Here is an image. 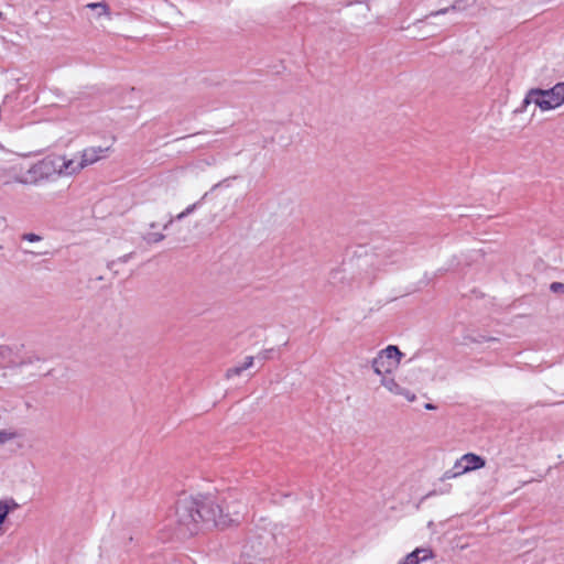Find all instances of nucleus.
I'll return each instance as SVG.
<instances>
[{
	"mask_svg": "<svg viewBox=\"0 0 564 564\" xmlns=\"http://www.w3.org/2000/svg\"><path fill=\"white\" fill-rule=\"evenodd\" d=\"M232 519L224 513L223 507L212 496H184L178 498L175 510L169 518V525L178 539L197 534L203 528H225Z\"/></svg>",
	"mask_w": 564,
	"mask_h": 564,
	"instance_id": "f257e3e1",
	"label": "nucleus"
},
{
	"mask_svg": "<svg viewBox=\"0 0 564 564\" xmlns=\"http://www.w3.org/2000/svg\"><path fill=\"white\" fill-rule=\"evenodd\" d=\"M535 104L541 110H551L564 104V82L551 89L532 88L528 91L519 111H524L528 105Z\"/></svg>",
	"mask_w": 564,
	"mask_h": 564,
	"instance_id": "f03ea898",
	"label": "nucleus"
},
{
	"mask_svg": "<svg viewBox=\"0 0 564 564\" xmlns=\"http://www.w3.org/2000/svg\"><path fill=\"white\" fill-rule=\"evenodd\" d=\"M402 356L403 354L397 346H388L372 359L373 372L382 378L384 375L391 373L398 367Z\"/></svg>",
	"mask_w": 564,
	"mask_h": 564,
	"instance_id": "7ed1b4c3",
	"label": "nucleus"
},
{
	"mask_svg": "<svg viewBox=\"0 0 564 564\" xmlns=\"http://www.w3.org/2000/svg\"><path fill=\"white\" fill-rule=\"evenodd\" d=\"M399 252L390 248L382 249L365 259L366 274L370 281L375 280L377 273L386 271V269L398 261Z\"/></svg>",
	"mask_w": 564,
	"mask_h": 564,
	"instance_id": "20e7f679",
	"label": "nucleus"
},
{
	"mask_svg": "<svg viewBox=\"0 0 564 564\" xmlns=\"http://www.w3.org/2000/svg\"><path fill=\"white\" fill-rule=\"evenodd\" d=\"M0 183L3 185H8L11 183H28V181L23 177L21 164H0Z\"/></svg>",
	"mask_w": 564,
	"mask_h": 564,
	"instance_id": "39448f33",
	"label": "nucleus"
},
{
	"mask_svg": "<svg viewBox=\"0 0 564 564\" xmlns=\"http://www.w3.org/2000/svg\"><path fill=\"white\" fill-rule=\"evenodd\" d=\"M61 155H48L35 164L31 171L42 177H50L52 174L59 175Z\"/></svg>",
	"mask_w": 564,
	"mask_h": 564,
	"instance_id": "423d86ee",
	"label": "nucleus"
},
{
	"mask_svg": "<svg viewBox=\"0 0 564 564\" xmlns=\"http://www.w3.org/2000/svg\"><path fill=\"white\" fill-rule=\"evenodd\" d=\"M108 151L109 148L101 147H90L84 149L80 155L82 166L85 169L86 166L96 163L100 159L105 158Z\"/></svg>",
	"mask_w": 564,
	"mask_h": 564,
	"instance_id": "0eeeda50",
	"label": "nucleus"
},
{
	"mask_svg": "<svg viewBox=\"0 0 564 564\" xmlns=\"http://www.w3.org/2000/svg\"><path fill=\"white\" fill-rule=\"evenodd\" d=\"M462 462L465 463L464 467L460 468V471H470L475 469H479L485 466L486 462L479 455L468 453L462 456Z\"/></svg>",
	"mask_w": 564,
	"mask_h": 564,
	"instance_id": "6e6552de",
	"label": "nucleus"
},
{
	"mask_svg": "<svg viewBox=\"0 0 564 564\" xmlns=\"http://www.w3.org/2000/svg\"><path fill=\"white\" fill-rule=\"evenodd\" d=\"M84 167L82 166L80 161H75L73 159H66L61 155V170L59 175H73Z\"/></svg>",
	"mask_w": 564,
	"mask_h": 564,
	"instance_id": "1a4fd4ad",
	"label": "nucleus"
},
{
	"mask_svg": "<svg viewBox=\"0 0 564 564\" xmlns=\"http://www.w3.org/2000/svg\"><path fill=\"white\" fill-rule=\"evenodd\" d=\"M253 361L254 358L252 356H248L245 358V361L241 365L228 368L225 373L226 379H230L235 376H240L245 370L252 367Z\"/></svg>",
	"mask_w": 564,
	"mask_h": 564,
	"instance_id": "9d476101",
	"label": "nucleus"
},
{
	"mask_svg": "<svg viewBox=\"0 0 564 564\" xmlns=\"http://www.w3.org/2000/svg\"><path fill=\"white\" fill-rule=\"evenodd\" d=\"M18 508V503L13 500H0V524H2L8 516V513Z\"/></svg>",
	"mask_w": 564,
	"mask_h": 564,
	"instance_id": "9b49d317",
	"label": "nucleus"
},
{
	"mask_svg": "<svg viewBox=\"0 0 564 564\" xmlns=\"http://www.w3.org/2000/svg\"><path fill=\"white\" fill-rule=\"evenodd\" d=\"M381 384L393 394L403 393V388L393 378L383 377Z\"/></svg>",
	"mask_w": 564,
	"mask_h": 564,
	"instance_id": "f8f14e48",
	"label": "nucleus"
},
{
	"mask_svg": "<svg viewBox=\"0 0 564 564\" xmlns=\"http://www.w3.org/2000/svg\"><path fill=\"white\" fill-rule=\"evenodd\" d=\"M86 7L91 10H97L98 15H109L110 14L109 6L105 1L91 2V3H88Z\"/></svg>",
	"mask_w": 564,
	"mask_h": 564,
	"instance_id": "ddd939ff",
	"label": "nucleus"
},
{
	"mask_svg": "<svg viewBox=\"0 0 564 564\" xmlns=\"http://www.w3.org/2000/svg\"><path fill=\"white\" fill-rule=\"evenodd\" d=\"M19 436L20 435L15 430H0V445L13 441Z\"/></svg>",
	"mask_w": 564,
	"mask_h": 564,
	"instance_id": "4468645a",
	"label": "nucleus"
},
{
	"mask_svg": "<svg viewBox=\"0 0 564 564\" xmlns=\"http://www.w3.org/2000/svg\"><path fill=\"white\" fill-rule=\"evenodd\" d=\"M465 465V463L462 462V458L458 459L453 469L452 470H447L445 474H444V478L445 479H451V478H454V477H457L462 474H465L466 471H460V468H463Z\"/></svg>",
	"mask_w": 564,
	"mask_h": 564,
	"instance_id": "2eb2a0df",
	"label": "nucleus"
},
{
	"mask_svg": "<svg viewBox=\"0 0 564 564\" xmlns=\"http://www.w3.org/2000/svg\"><path fill=\"white\" fill-rule=\"evenodd\" d=\"M411 553L412 554H416V560H419V563L424 562V561L433 557V552H432L431 549L417 547V549H415Z\"/></svg>",
	"mask_w": 564,
	"mask_h": 564,
	"instance_id": "dca6fc26",
	"label": "nucleus"
},
{
	"mask_svg": "<svg viewBox=\"0 0 564 564\" xmlns=\"http://www.w3.org/2000/svg\"><path fill=\"white\" fill-rule=\"evenodd\" d=\"M12 355V349L7 345H0V365L8 360Z\"/></svg>",
	"mask_w": 564,
	"mask_h": 564,
	"instance_id": "f3484780",
	"label": "nucleus"
},
{
	"mask_svg": "<svg viewBox=\"0 0 564 564\" xmlns=\"http://www.w3.org/2000/svg\"><path fill=\"white\" fill-rule=\"evenodd\" d=\"M460 3H462V0H457V1H455V3H454V4H452L451 7H448V8H444V9H441V10L436 11L434 14H435V15H438V14H445V13H447V12H448V11H451V10H459V9L462 8V7H460Z\"/></svg>",
	"mask_w": 564,
	"mask_h": 564,
	"instance_id": "a211bd4d",
	"label": "nucleus"
},
{
	"mask_svg": "<svg viewBox=\"0 0 564 564\" xmlns=\"http://www.w3.org/2000/svg\"><path fill=\"white\" fill-rule=\"evenodd\" d=\"M550 290L556 294H564V283L553 282L550 285Z\"/></svg>",
	"mask_w": 564,
	"mask_h": 564,
	"instance_id": "6ab92c4d",
	"label": "nucleus"
},
{
	"mask_svg": "<svg viewBox=\"0 0 564 564\" xmlns=\"http://www.w3.org/2000/svg\"><path fill=\"white\" fill-rule=\"evenodd\" d=\"M22 239L25 241H29V242H36V241H40L42 239V237L36 234L29 232V234H23Z\"/></svg>",
	"mask_w": 564,
	"mask_h": 564,
	"instance_id": "aec40b11",
	"label": "nucleus"
},
{
	"mask_svg": "<svg viewBox=\"0 0 564 564\" xmlns=\"http://www.w3.org/2000/svg\"><path fill=\"white\" fill-rule=\"evenodd\" d=\"M398 564H419V560H416V554L409 553L405 558Z\"/></svg>",
	"mask_w": 564,
	"mask_h": 564,
	"instance_id": "412c9836",
	"label": "nucleus"
},
{
	"mask_svg": "<svg viewBox=\"0 0 564 564\" xmlns=\"http://www.w3.org/2000/svg\"><path fill=\"white\" fill-rule=\"evenodd\" d=\"M164 239L163 234H150L148 237V241L150 242H160Z\"/></svg>",
	"mask_w": 564,
	"mask_h": 564,
	"instance_id": "4be33fe9",
	"label": "nucleus"
},
{
	"mask_svg": "<svg viewBox=\"0 0 564 564\" xmlns=\"http://www.w3.org/2000/svg\"><path fill=\"white\" fill-rule=\"evenodd\" d=\"M398 395H403L408 401L413 402L416 397L411 391L403 388V393H399Z\"/></svg>",
	"mask_w": 564,
	"mask_h": 564,
	"instance_id": "5701e85b",
	"label": "nucleus"
},
{
	"mask_svg": "<svg viewBox=\"0 0 564 564\" xmlns=\"http://www.w3.org/2000/svg\"><path fill=\"white\" fill-rule=\"evenodd\" d=\"M198 205H199V202L189 205L188 207H186L184 209L185 214H187V215L192 214L197 208Z\"/></svg>",
	"mask_w": 564,
	"mask_h": 564,
	"instance_id": "b1692460",
	"label": "nucleus"
},
{
	"mask_svg": "<svg viewBox=\"0 0 564 564\" xmlns=\"http://www.w3.org/2000/svg\"><path fill=\"white\" fill-rule=\"evenodd\" d=\"M494 341L496 340L495 337H485V336H480L478 339H476L477 343H484V341Z\"/></svg>",
	"mask_w": 564,
	"mask_h": 564,
	"instance_id": "393cba45",
	"label": "nucleus"
},
{
	"mask_svg": "<svg viewBox=\"0 0 564 564\" xmlns=\"http://www.w3.org/2000/svg\"><path fill=\"white\" fill-rule=\"evenodd\" d=\"M186 216H188V215H187V214H185V210H183L182 213H180V214L175 217V219H177V220H182V219H183V218H185Z\"/></svg>",
	"mask_w": 564,
	"mask_h": 564,
	"instance_id": "a878e982",
	"label": "nucleus"
},
{
	"mask_svg": "<svg viewBox=\"0 0 564 564\" xmlns=\"http://www.w3.org/2000/svg\"><path fill=\"white\" fill-rule=\"evenodd\" d=\"M131 257V253L124 254L123 257L119 258V261L127 262Z\"/></svg>",
	"mask_w": 564,
	"mask_h": 564,
	"instance_id": "bb28decb",
	"label": "nucleus"
},
{
	"mask_svg": "<svg viewBox=\"0 0 564 564\" xmlns=\"http://www.w3.org/2000/svg\"><path fill=\"white\" fill-rule=\"evenodd\" d=\"M268 352H269V351H264V352L260 356V358H261L262 360H267V359L269 358Z\"/></svg>",
	"mask_w": 564,
	"mask_h": 564,
	"instance_id": "cd10ccee",
	"label": "nucleus"
},
{
	"mask_svg": "<svg viewBox=\"0 0 564 564\" xmlns=\"http://www.w3.org/2000/svg\"><path fill=\"white\" fill-rule=\"evenodd\" d=\"M425 409H426V410H434V409H435V405H433L432 403H426V404H425Z\"/></svg>",
	"mask_w": 564,
	"mask_h": 564,
	"instance_id": "c85d7f7f",
	"label": "nucleus"
},
{
	"mask_svg": "<svg viewBox=\"0 0 564 564\" xmlns=\"http://www.w3.org/2000/svg\"><path fill=\"white\" fill-rule=\"evenodd\" d=\"M173 223V218H171L165 225H164V229H167L169 226Z\"/></svg>",
	"mask_w": 564,
	"mask_h": 564,
	"instance_id": "c756f323",
	"label": "nucleus"
}]
</instances>
